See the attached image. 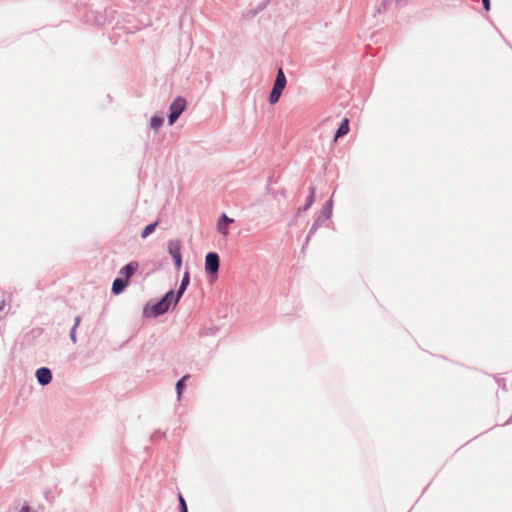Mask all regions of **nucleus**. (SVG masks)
I'll return each mask as SVG.
<instances>
[{
  "mask_svg": "<svg viewBox=\"0 0 512 512\" xmlns=\"http://www.w3.org/2000/svg\"><path fill=\"white\" fill-rule=\"evenodd\" d=\"M484 9L488 11L490 9V0H482Z\"/></svg>",
  "mask_w": 512,
  "mask_h": 512,
  "instance_id": "4be33fe9",
  "label": "nucleus"
},
{
  "mask_svg": "<svg viewBox=\"0 0 512 512\" xmlns=\"http://www.w3.org/2000/svg\"><path fill=\"white\" fill-rule=\"evenodd\" d=\"M36 378L41 385H48L52 381V373L50 369L41 367L36 370Z\"/></svg>",
  "mask_w": 512,
  "mask_h": 512,
  "instance_id": "6e6552de",
  "label": "nucleus"
},
{
  "mask_svg": "<svg viewBox=\"0 0 512 512\" xmlns=\"http://www.w3.org/2000/svg\"><path fill=\"white\" fill-rule=\"evenodd\" d=\"M138 268V263L136 262H131L127 265H125L121 270H120V274L125 278L124 280H129L133 274L135 273V271L137 270Z\"/></svg>",
  "mask_w": 512,
  "mask_h": 512,
  "instance_id": "9d476101",
  "label": "nucleus"
},
{
  "mask_svg": "<svg viewBox=\"0 0 512 512\" xmlns=\"http://www.w3.org/2000/svg\"><path fill=\"white\" fill-rule=\"evenodd\" d=\"M157 224H158V222H154V223H152V224L147 225V226L143 229V231H142V233H141V237H142V238H146V237H148L151 233H153V232H154V230H155V228H156V226H157Z\"/></svg>",
  "mask_w": 512,
  "mask_h": 512,
  "instance_id": "dca6fc26",
  "label": "nucleus"
},
{
  "mask_svg": "<svg viewBox=\"0 0 512 512\" xmlns=\"http://www.w3.org/2000/svg\"><path fill=\"white\" fill-rule=\"evenodd\" d=\"M6 303H5V300H4V297H3V293L0 292V311L4 309Z\"/></svg>",
  "mask_w": 512,
  "mask_h": 512,
  "instance_id": "412c9836",
  "label": "nucleus"
},
{
  "mask_svg": "<svg viewBox=\"0 0 512 512\" xmlns=\"http://www.w3.org/2000/svg\"><path fill=\"white\" fill-rule=\"evenodd\" d=\"M188 377H189L188 375H185L176 384V391H177V398H178V400H180V398H181V395H182V392H183V389H184V382L186 381V379H188Z\"/></svg>",
  "mask_w": 512,
  "mask_h": 512,
  "instance_id": "2eb2a0df",
  "label": "nucleus"
},
{
  "mask_svg": "<svg viewBox=\"0 0 512 512\" xmlns=\"http://www.w3.org/2000/svg\"><path fill=\"white\" fill-rule=\"evenodd\" d=\"M314 194H315L314 189H312V191L307 199L306 204L303 207H300L298 209L299 212L306 211L307 209H309L311 207V205L314 202Z\"/></svg>",
  "mask_w": 512,
  "mask_h": 512,
  "instance_id": "a211bd4d",
  "label": "nucleus"
},
{
  "mask_svg": "<svg viewBox=\"0 0 512 512\" xmlns=\"http://www.w3.org/2000/svg\"><path fill=\"white\" fill-rule=\"evenodd\" d=\"M219 270V256L210 252L205 257V272L210 276H216Z\"/></svg>",
  "mask_w": 512,
  "mask_h": 512,
  "instance_id": "20e7f679",
  "label": "nucleus"
},
{
  "mask_svg": "<svg viewBox=\"0 0 512 512\" xmlns=\"http://www.w3.org/2000/svg\"><path fill=\"white\" fill-rule=\"evenodd\" d=\"M286 83H287V81H286L285 74H284L283 70L280 68L277 72L272 91L269 95V103L271 105H274L279 101L281 94L286 86Z\"/></svg>",
  "mask_w": 512,
  "mask_h": 512,
  "instance_id": "f257e3e1",
  "label": "nucleus"
},
{
  "mask_svg": "<svg viewBox=\"0 0 512 512\" xmlns=\"http://www.w3.org/2000/svg\"><path fill=\"white\" fill-rule=\"evenodd\" d=\"M168 251L174 260L177 269L181 268L182 255H181V243L179 240H170L168 242Z\"/></svg>",
  "mask_w": 512,
  "mask_h": 512,
  "instance_id": "39448f33",
  "label": "nucleus"
},
{
  "mask_svg": "<svg viewBox=\"0 0 512 512\" xmlns=\"http://www.w3.org/2000/svg\"><path fill=\"white\" fill-rule=\"evenodd\" d=\"M163 122H164L163 116L154 115L150 119V127L154 130H157L158 128H160V126L163 124Z\"/></svg>",
  "mask_w": 512,
  "mask_h": 512,
  "instance_id": "4468645a",
  "label": "nucleus"
},
{
  "mask_svg": "<svg viewBox=\"0 0 512 512\" xmlns=\"http://www.w3.org/2000/svg\"><path fill=\"white\" fill-rule=\"evenodd\" d=\"M179 500H180V504H181V512H187V507H186L185 501L182 498V496L179 497Z\"/></svg>",
  "mask_w": 512,
  "mask_h": 512,
  "instance_id": "6ab92c4d",
  "label": "nucleus"
},
{
  "mask_svg": "<svg viewBox=\"0 0 512 512\" xmlns=\"http://www.w3.org/2000/svg\"><path fill=\"white\" fill-rule=\"evenodd\" d=\"M80 321H81L80 317H79V316H78V317H76V318H75V324H74V326H73V327H75V328L77 329V327H78V326H79V324H80Z\"/></svg>",
  "mask_w": 512,
  "mask_h": 512,
  "instance_id": "5701e85b",
  "label": "nucleus"
},
{
  "mask_svg": "<svg viewBox=\"0 0 512 512\" xmlns=\"http://www.w3.org/2000/svg\"><path fill=\"white\" fill-rule=\"evenodd\" d=\"M168 310V306L163 300H159L156 303H148L143 309V315L147 318H155L166 313Z\"/></svg>",
  "mask_w": 512,
  "mask_h": 512,
  "instance_id": "7ed1b4c3",
  "label": "nucleus"
},
{
  "mask_svg": "<svg viewBox=\"0 0 512 512\" xmlns=\"http://www.w3.org/2000/svg\"><path fill=\"white\" fill-rule=\"evenodd\" d=\"M128 285V282L127 280H124L122 278H117L114 280L113 282V285H112V292L115 294V295H118L120 294L121 292L124 291V289L126 288V286Z\"/></svg>",
  "mask_w": 512,
  "mask_h": 512,
  "instance_id": "9b49d317",
  "label": "nucleus"
},
{
  "mask_svg": "<svg viewBox=\"0 0 512 512\" xmlns=\"http://www.w3.org/2000/svg\"><path fill=\"white\" fill-rule=\"evenodd\" d=\"M348 132H349V121H348V119H344L335 134V140L338 139L339 137L346 135Z\"/></svg>",
  "mask_w": 512,
  "mask_h": 512,
  "instance_id": "ddd939ff",
  "label": "nucleus"
},
{
  "mask_svg": "<svg viewBox=\"0 0 512 512\" xmlns=\"http://www.w3.org/2000/svg\"><path fill=\"white\" fill-rule=\"evenodd\" d=\"M70 338L73 341V343L76 342V328L75 327H72V329H71Z\"/></svg>",
  "mask_w": 512,
  "mask_h": 512,
  "instance_id": "aec40b11",
  "label": "nucleus"
},
{
  "mask_svg": "<svg viewBox=\"0 0 512 512\" xmlns=\"http://www.w3.org/2000/svg\"><path fill=\"white\" fill-rule=\"evenodd\" d=\"M186 108V100L183 97H177L173 100L169 107L168 121L173 125Z\"/></svg>",
  "mask_w": 512,
  "mask_h": 512,
  "instance_id": "f03ea898",
  "label": "nucleus"
},
{
  "mask_svg": "<svg viewBox=\"0 0 512 512\" xmlns=\"http://www.w3.org/2000/svg\"><path fill=\"white\" fill-rule=\"evenodd\" d=\"M234 222V219L229 218L226 214H222L217 221V231L224 237L229 234V226Z\"/></svg>",
  "mask_w": 512,
  "mask_h": 512,
  "instance_id": "423d86ee",
  "label": "nucleus"
},
{
  "mask_svg": "<svg viewBox=\"0 0 512 512\" xmlns=\"http://www.w3.org/2000/svg\"><path fill=\"white\" fill-rule=\"evenodd\" d=\"M180 299L181 298H178V293L175 294L173 290H170L162 297L161 300H163V302L168 306V309H170L172 306L175 307Z\"/></svg>",
  "mask_w": 512,
  "mask_h": 512,
  "instance_id": "1a4fd4ad",
  "label": "nucleus"
},
{
  "mask_svg": "<svg viewBox=\"0 0 512 512\" xmlns=\"http://www.w3.org/2000/svg\"><path fill=\"white\" fill-rule=\"evenodd\" d=\"M332 209H333V200L330 199L325 206L323 207L319 217L314 223L313 228H315L316 225H320L322 222L328 220L332 216Z\"/></svg>",
  "mask_w": 512,
  "mask_h": 512,
  "instance_id": "0eeeda50",
  "label": "nucleus"
},
{
  "mask_svg": "<svg viewBox=\"0 0 512 512\" xmlns=\"http://www.w3.org/2000/svg\"><path fill=\"white\" fill-rule=\"evenodd\" d=\"M9 512H36L34 509H32L28 504L23 503L17 507H15L13 510H10Z\"/></svg>",
  "mask_w": 512,
  "mask_h": 512,
  "instance_id": "f3484780",
  "label": "nucleus"
},
{
  "mask_svg": "<svg viewBox=\"0 0 512 512\" xmlns=\"http://www.w3.org/2000/svg\"><path fill=\"white\" fill-rule=\"evenodd\" d=\"M189 282H190V275H189V272L186 271L183 275V278H182V281H181V284H180V287L177 291L178 293V298H181L182 295L184 294V292L186 291L188 285H189Z\"/></svg>",
  "mask_w": 512,
  "mask_h": 512,
  "instance_id": "f8f14e48",
  "label": "nucleus"
}]
</instances>
